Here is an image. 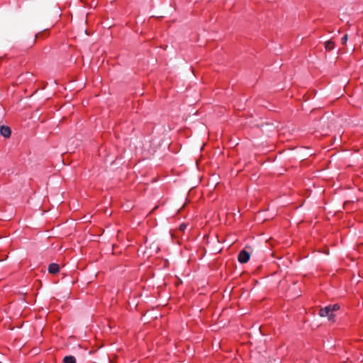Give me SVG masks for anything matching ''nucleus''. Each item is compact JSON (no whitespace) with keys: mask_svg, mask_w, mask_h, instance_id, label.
<instances>
[{"mask_svg":"<svg viewBox=\"0 0 363 363\" xmlns=\"http://www.w3.org/2000/svg\"><path fill=\"white\" fill-rule=\"evenodd\" d=\"M319 315L321 317H328L329 321H334L335 315L332 313L331 309L328 306L320 308L319 311Z\"/></svg>","mask_w":363,"mask_h":363,"instance_id":"nucleus-1","label":"nucleus"},{"mask_svg":"<svg viewBox=\"0 0 363 363\" xmlns=\"http://www.w3.org/2000/svg\"><path fill=\"white\" fill-rule=\"evenodd\" d=\"M250 255L249 252H247L245 250H242L239 252L238 259L239 262L243 264V263H246L248 262V260L250 259Z\"/></svg>","mask_w":363,"mask_h":363,"instance_id":"nucleus-2","label":"nucleus"},{"mask_svg":"<svg viewBox=\"0 0 363 363\" xmlns=\"http://www.w3.org/2000/svg\"><path fill=\"white\" fill-rule=\"evenodd\" d=\"M0 133L4 138H9L11 136V128L6 125L0 126Z\"/></svg>","mask_w":363,"mask_h":363,"instance_id":"nucleus-3","label":"nucleus"},{"mask_svg":"<svg viewBox=\"0 0 363 363\" xmlns=\"http://www.w3.org/2000/svg\"><path fill=\"white\" fill-rule=\"evenodd\" d=\"M48 270L49 273L55 274L60 271V267L56 263H52L48 266Z\"/></svg>","mask_w":363,"mask_h":363,"instance_id":"nucleus-4","label":"nucleus"},{"mask_svg":"<svg viewBox=\"0 0 363 363\" xmlns=\"http://www.w3.org/2000/svg\"><path fill=\"white\" fill-rule=\"evenodd\" d=\"M63 363H76V359L72 355L65 356L63 359Z\"/></svg>","mask_w":363,"mask_h":363,"instance_id":"nucleus-5","label":"nucleus"},{"mask_svg":"<svg viewBox=\"0 0 363 363\" xmlns=\"http://www.w3.org/2000/svg\"><path fill=\"white\" fill-rule=\"evenodd\" d=\"M325 48L328 50H331L335 48V43L332 40H328L325 43Z\"/></svg>","mask_w":363,"mask_h":363,"instance_id":"nucleus-6","label":"nucleus"},{"mask_svg":"<svg viewBox=\"0 0 363 363\" xmlns=\"http://www.w3.org/2000/svg\"><path fill=\"white\" fill-rule=\"evenodd\" d=\"M328 306L330 308L331 311H332V313H333V314H334V312H335V311H337V310L340 308V306H339V305H338V304L329 305Z\"/></svg>","mask_w":363,"mask_h":363,"instance_id":"nucleus-7","label":"nucleus"},{"mask_svg":"<svg viewBox=\"0 0 363 363\" xmlns=\"http://www.w3.org/2000/svg\"><path fill=\"white\" fill-rule=\"evenodd\" d=\"M347 39H348V35L347 34H345L341 39V43L342 44L345 45L346 44L347 41Z\"/></svg>","mask_w":363,"mask_h":363,"instance_id":"nucleus-8","label":"nucleus"},{"mask_svg":"<svg viewBox=\"0 0 363 363\" xmlns=\"http://www.w3.org/2000/svg\"><path fill=\"white\" fill-rule=\"evenodd\" d=\"M185 228H186V225L184 224L180 225V229H182V230L184 229Z\"/></svg>","mask_w":363,"mask_h":363,"instance_id":"nucleus-9","label":"nucleus"},{"mask_svg":"<svg viewBox=\"0 0 363 363\" xmlns=\"http://www.w3.org/2000/svg\"><path fill=\"white\" fill-rule=\"evenodd\" d=\"M0 363H1V362H0Z\"/></svg>","mask_w":363,"mask_h":363,"instance_id":"nucleus-10","label":"nucleus"}]
</instances>
